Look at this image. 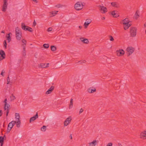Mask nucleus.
<instances>
[{
    "label": "nucleus",
    "mask_w": 146,
    "mask_h": 146,
    "mask_svg": "<svg viewBox=\"0 0 146 146\" xmlns=\"http://www.w3.org/2000/svg\"><path fill=\"white\" fill-rule=\"evenodd\" d=\"M117 12V11L114 10L111 12L110 14L113 17L116 18L119 16Z\"/></svg>",
    "instance_id": "f3484780"
},
{
    "label": "nucleus",
    "mask_w": 146,
    "mask_h": 146,
    "mask_svg": "<svg viewBox=\"0 0 146 146\" xmlns=\"http://www.w3.org/2000/svg\"><path fill=\"white\" fill-rule=\"evenodd\" d=\"M5 103V107L4 110L6 112V115L7 116L9 113V107L10 105L7 102V100L6 99L4 101Z\"/></svg>",
    "instance_id": "423d86ee"
},
{
    "label": "nucleus",
    "mask_w": 146,
    "mask_h": 146,
    "mask_svg": "<svg viewBox=\"0 0 146 146\" xmlns=\"http://www.w3.org/2000/svg\"><path fill=\"white\" fill-rule=\"evenodd\" d=\"M98 142V141L94 140L92 142L88 143L89 146H96Z\"/></svg>",
    "instance_id": "dca6fc26"
},
{
    "label": "nucleus",
    "mask_w": 146,
    "mask_h": 146,
    "mask_svg": "<svg viewBox=\"0 0 146 146\" xmlns=\"http://www.w3.org/2000/svg\"><path fill=\"white\" fill-rule=\"evenodd\" d=\"M8 3L6 0H4V4L3 6L2 11L3 12H5L7 9Z\"/></svg>",
    "instance_id": "2eb2a0df"
},
{
    "label": "nucleus",
    "mask_w": 146,
    "mask_h": 146,
    "mask_svg": "<svg viewBox=\"0 0 146 146\" xmlns=\"http://www.w3.org/2000/svg\"><path fill=\"white\" fill-rule=\"evenodd\" d=\"M2 110H0V117L2 115Z\"/></svg>",
    "instance_id": "de8ad7c7"
},
{
    "label": "nucleus",
    "mask_w": 146,
    "mask_h": 146,
    "mask_svg": "<svg viewBox=\"0 0 146 146\" xmlns=\"http://www.w3.org/2000/svg\"><path fill=\"white\" fill-rule=\"evenodd\" d=\"M29 27L28 26H26L24 23H23L21 24V28L24 30L28 31Z\"/></svg>",
    "instance_id": "4be33fe9"
},
{
    "label": "nucleus",
    "mask_w": 146,
    "mask_h": 146,
    "mask_svg": "<svg viewBox=\"0 0 146 146\" xmlns=\"http://www.w3.org/2000/svg\"><path fill=\"white\" fill-rule=\"evenodd\" d=\"M70 137L71 139H72V135H70Z\"/></svg>",
    "instance_id": "603ef678"
},
{
    "label": "nucleus",
    "mask_w": 146,
    "mask_h": 146,
    "mask_svg": "<svg viewBox=\"0 0 146 146\" xmlns=\"http://www.w3.org/2000/svg\"><path fill=\"white\" fill-rule=\"evenodd\" d=\"M11 97V99L12 100H14L16 99L15 96L13 95H12Z\"/></svg>",
    "instance_id": "58836bf2"
},
{
    "label": "nucleus",
    "mask_w": 146,
    "mask_h": 146,
    "mask_svg": "<svg viewBox=\"0 0 146 146\" xmlns=\"http://www.w3.org/2000/svg\"><path fill=\"white\" fill-rule=\"evenodd\" d=\"M0 55L1 56H3L5 57V52L3 50L0 51Z\"/></svg>",
    "instance_id": "c85d7f7f"
},
{
    "label": "nucleus",
    "mask_w": 146,
    "mask_h": 146,
    "mask_svg": "<svg viewBox=\"0 0 146 146\" xmlns=\"http://www.w3.org/2000/svg\"><path fill=\"white\" fill-rule=\"evenodd\" d=\"M144 26H145V25H144Z\"/></svg>",
    "instance_id": "0e129e2a"
},
{
    "label": "nucleus",
    "mask_w": 146,
    "mask_h": 146,
    "mask_svg": "<svg viewBox=\"0 0 146 146\" xmlns=\"http://www.w3.org/2000/svg\"><path fill=\"white\" fill-rule=\"evenodd\" d=\"M51 48L52 51H54L56 50V47L54 46H51Z\"/></svg>",
    "instance_id": "7c9ffc66"
},
{
    "label": "nucleus",
    "mask_w": 146,
    "mask_h": 146,
    "mask_svg": "<svg viewBox=\"0 0 146 146\" xmlns=\"http://www.w3.org/2000/svg\"><path fill=\"white\" fill-rule=\"evenodd\" d=\"M43 46L45 48H48L49 47V45L48 44H43Z\"/></svg>",
    "instance_id": "2f4dec72"
},
{
    "label": "nucleus",
    "mask_w": 146,
    "mask_h": 146,
    "mask_svg": "<svg viewBox=\"0 0 146 146\" xmlns=\"http://www.w3.org/2000/svg\"><path fill=\"white\" fill-rule=\"evenodd\" d=\"M100 10L101 12L103 14L106 13L108 11L107 8L106 7L101 6H100Z\"/></svg>",
    "instance_id": "f8f14e48"
},
{
    "label": "nucleus",
    "mask_w": 146,
    "mask_h": 146,
    "mask_svg": "<svg viewBox=\"0 0 146 146\" xmlns=\"http://www.w3.org/2000/svg\"><path fill=\"white\" fill-rule=\"evenodd\" d=\"M139 137L140 139H146V130H144L141 131L139 134Z\"/></svg>",
    "instance_id": "39448f33"
},
{
    "label": "nucleus",
    "mask_w": 146,
    "mask_h": 146,
    "mask_svg": "<svg viewBox=\"0 0 146 146\" xmlns=\"http://www.w3.org/2000/svg\"><path fill=\"white\" fill-rule=\"evenodd\" d=\"M137 29L133 27H131L130 28V35L132 37H134L136 35Z\"/></svg>",
    "instance_id": "20e7f679"
},
{
    "label": "nucleus",
    "mask_w": 146,
    "mask_h": 146,
    "mask_svg": "<svg viewBox=\"0 0 146 146\" xmlns=\"http://www.w3.org/2000/svg\"><path fill=\"white\" fill-rule=\"evenodd\" d=\"M120 23L122 25L123 29L124 30L128 29L132 25L131 22L129 19L127 18H125L122 20L121 21Z\"/></svg>",
    "instance_id": "f257e3e1"
},
{
    "label": "nucleus",
    "mask_w": 146,
    "mask_h": 146,
    "mask_svg": "<svg viewBox=\"0 0 146 146\" xmlns=\"http://www.w3.org/2000/svg\"><path fill=\"white\" fill-rule=\"evenodd\" d=\"M1 33H5V31H2L1 32Z\"/></svg>",
    "instance_id": "4d7b16f0"
},
{
    "label": "nucleus",
    "mask_w": 146,
    "mask_h": 146,
    "mask_svg": "<svg viewBox=\"0 0 146 146\" xmlns=\"http://www.w3.org/2000/svg\"><path fill=\"white\" fill-rule=\"evenodd\" d=\"M73 100L72 99H71L70 100V104L69 106V109L71 108L73 106Z\"/></svg>",
    "instance_id": "cd10ccee"
},
{
    "label": "nucleus",
    "mask_w": 146,
    "mask_h": 146,
    "mask_svg": "<svg viewBox=\"0 0 146 146\" xmlns=\"http://www.w3.org/2000/svg\"><path fill=\"white\" fill-rule=\"evenodd\" d=\"M86 62V61H85V60H84V61H83V62H84V63H85Z\"/></svg>",
    "instance_id": "13d9d810"
},
{
    "label": "nucleus",
    "mask_w": 146,
    "mask_h": 146,
    "mask_svg": "<svg viewBox=\"0 0 146 146\" xmlns=\"http://www.w3.org/2000/svg\"><path fill=\"white\" fill-rule=\"evenodd\" d=\"M38 117V115L37 112L36 113V114L35 115V116L31 117L30 120V122L31 123L32 121H33L35 120L36 118Z\"/></svg>",
    "instance_id": "412c9836"
},
{
    "label": "nucleus",
    "mask_w": 146,
    "mask_h": 146,
    "mask_svg": "<svg viewBox=\"0 0 146 146\" xmlns=\"http://www.w3.org/2000/svg\"><path fill=\"white\" fill-rule=\"evenodd\" d=\"M21 34L22 33H20L18 34H16V37L17 39L19 40H21L22 37Z\"/></svg>",
    "instance_id": "5701e85b"
},
{
    "label": "nucleus",
    "mask_w": 146,
    "mask_h": 146,
    "mask_svg": "<svg viewBox=\"0 0 146 146\" xmlns=\"http://www.w3.org/2000/svg\"><path fill=\"white\" fill-rule=\"evenodd\" d=\"M36 22L35 21V20H34V21L33 23V27H35L36 25Z\"/></svg>",
    "instance_id": "a19ab883"
},
{
    "label": "nucleus",
    "mask_w": 146,
    "mask_h": 146,
    "mask_svg": "<svg viewBox=\"0 0 146 146\" xmlns=\"http://www.w3.org/2000/svg\"><path fill=\"white\" fill-rule=\"evenodd\" d=\"M23 53H24V54H23V55H25V54H25V51H24V50H23Z\"/></svg>",
    "instance_id": "6e6d98bb"
},
{
    "label": "nucleus",
    "mask_w": 146,
    "mask_h": 146,
    "mask_svg": "<svg viewBox=\"0 0 146 146\" xmlns=\"http://www.w3.org/2000/svg\"><path fill=\"white\" fill-rule=\"evenodd\" d=\"M21 41L23 43V44H22V46H26L27 43V41L24 39H23Z\"/></svg>",
    "instance_id": "bb28decb"
},
{
    "label": "nucleus",
    "mask_w": 146,
    "mask_h": 146,
    "mask_svg": "<svg viewBox=\"0 0 146 146\" xmlns=\"http://www.w3.org/2000/svg\"><path fill=\"white\" fill-rule=\"evenodd\" d=\"M49 63H42L39 65L38 67L39 68H48L49 67Z\"/></svg>",
    "instance_id": "ddd939ff"
},
{
    "label": "nucleus",
    "mask_w": 146,
    "mask_h": 146,
    "mask_svg": "<svg viewBox=\"0 0 146 146\" xmlns=\"http://www.w3.org/2000/svg\"><path fill=\"white\" fill-rule=\"evenodd\" d=\"M59 6V5H58V6H57V7H60L59 6Z\"/></svg>",
    "instance_id": "052dcab7"
},
{
    "label": "nucleus",
    "mask_w": 146,
    "mask_h": 146,
    "mask_svg": "<svg viewBox=\"0 0 146 146\" xmlns=\"http://www.w3.org/2000/svg\"><path fill=\"white\" fill-rule=\"evenodd\" d=\"M59 6V5H58V6H57V7H60L59 6Z\"/></svg>",
    "instance_id": "680f3d73"
},
{
    "label": "nucleus",
    "mask_w": 146,
    "mask_h": 146,
    "mask_svg": "<svg viewBox=\"0 0 146 146\" xmlns=\"http://www.w3.org/2000/svg\"><path fill=\"white\" fill-rule=\"evenodd\" d=\"M80 41L84 44H87L89 43V41L88 39L84 37H80Z\"/></svg>",
    "instance_id": "4468645a"
},
{
    "label": "nucleus",
    "mask_w": 146,
    "mask_h": 146,
    "mask_svg": "<svg viewBox=\"0 0 146 146\" xmlns=\"http://www.w3.org/2000/svg\"><path fill=\"white\" fill-rule=\"evenodd\" d=\"M5 57L3 56H0V61L2 60L3 59H5Z\"/></svg>",
    "instance_id": "ea45409f"
},
{
    "label": "nucleus",
    "mask_w": 146,
    "mask_h": 146,
    "mask_svg": "<svg viewBox=\"0 0 146 146\" xmlns=\"http://www.w3.org/2000/svg\"><path fill=\"white\" fill-rule=\"evenodd\" d=\"M46 127L44 125L43 127L41 128V130L42 131H45L46 130Z\"/></svg>",
    "instance_id": "f704fd0d"
},
{
    "label": "nucleus",
    "mask_w": 146,
    "mask_h": 146,
    "mask_svg": "<svg viewBox=\"0 0 146 146\" xmlns=\"http://www.w3.org/2000/svg\"><path fill=\"white\" fill-rule=\"evenodd\" d=\"M15 122L14 121H13L9 123L8 126L7 133H9L10 132L11 129L15 125Z\"/></svg>",
    "instance_id": "6e6552de"
},
{
    "label": "nucleus",
    "mask_w": 146,
    "mask_h": 146,
    "mask_svg": "<svg viewBox=\"0 0 146 146\" xmlns=\"http://www.w3.org/2000/svg\"><path fill=\"white\" fill-rule=\"evenodd\" d=\"M28 31L31 32H33L32 29L31 27H29Z\"/></svg>",
    "instance_id": "e433bc0d"
},
{
    "label": "nucleus",
    "mask_w": 146,
    "mask_h": 146,
    "mask_svg": "<svg viewBox=\"0 0 146 146\" xmlns=\"http://www.w3.org/2000/svg\"><path fill=\"white\" fill-rule=\"evenodd\" d=\"M54 87L52 86L45 93L46 94L48 95L51 93L53 90Z\"/></svg>",
    "instance_id": "6ab92c4d"
},
{
    "label": "nucleus",
    "mask_w": 146,
    "mask_h": 146,
    "mask_svg": "<svg viewBox=\"0 0 146 146\" xmlns=\"http://www.w3.org/2000/svg\"><path fill=\"white\" fill-rule=\"evenodd\" d=\"M116 54L117 56H121L124 55L125 51L123 49H120L116 51Z\"/></svg>",
    "instance_id": "0eeeda50"
},
{
    "label": "nucleus",
    "mask_w": 146,
    "mask_h": 146,
    "mask_svg": "<svg viewBox=\"0 0 146 146\" xmlns=\"http://www.w3.org/2000/svg\"><path fill=\"white\" fill-rule=\"evenodd\" d=\"M139 10H137L135 14L134 18L136 19H137L139 17Z\"/></svg>",
    "instance_id": "b1692460"
},
{
    "label": "nucleus",
    "mask_w": 146,
    "mask_h": 146,
    "mask_svg": "<svg viewBox=\"0 0 146 146\" xmlns=\"http://www.w3.org/2000/svg\"><path fill=\"white\" fill-rule=\"evenodd\" d=\"M92 21V20L90 19H86L84 24V28L85 29L87 28L88 26L91 23Z\"/></svg>",
    "instance_id": "9d476101"
},
{
    "label": "nucleus",
    "mask_w": 146,
    "mask_h": 146,
    "mask_svg": "<svg viewBox=\"0 0 146 146\" xmlns=\"http://www.w3.org/2000/svg\"><path fill=\"white\" fill-rule=\"evenodd\" d=\"M105 18L104 17H102V19L103 20H105Z\"/></svg>",
    "instance_id": "864d4df0"
},
{
    "label": "nucleus",
    "mask_w": 146,
    "mask_h": 146,
    "mask_svg": "<svg viewBox=\"0 0 146 146\" xmlns=\"http://www.w3.org/2000/svg\"><path fill=\"white\" fill-rule=\"evenodd\" d=\"M84 5L81 1H78L74 5V8L75 10L77 11L82 10L83 8Z\"/></svg>",
    "instance_id": "f03ea898"
},
{
    "label": "nucleus",
    "mask_w": 146,
    "mask_h": 146,
    "mask_svg": "<svg viewBox=\"0 0 146 146\" xmlns=\"http://www.w3.org/2000/svg\"><path fill=\"white\" fill-rule=\"evenodd\" d=\"M135 50V48L134 47L132 46L128 47L126 49V53L128 56H129L132 54Z\"/></svg>",
    "instance_id": "7ed1b4c3"
},
{
    "label": "nucleus",
    "mask_w": 146,
    "mask_h": 146,
    "mask_svg": "<svg viewBox=\"0 0 146 146\" xmlns=\"http://www.w3.org/2000/svg\"><path fill=\"white\" fill-rule=\"evenodd\" d=\"M78 28H79V29H82V26H79Z\"/></svg>",
    "instance_id": "3c124183"
},
{
    "label": "nucleus",
    "mask_w": 146,
    "mask_h": 146,
    "mask_svg": "<svg viewBox=\"0 0 146 146\" xmlns=\"http://www.w3.org/2000/svg\"><path fill=\"white\" fill-rule=\"evenodd\" d=\"M96 91V89L94 87L90 88L87 90V91L89 93H92L95 92Z\"/></svg>",
    "instance_id": "a211bd4d"
},
{
    "label": "nucleus",
    "mask_w": 146,
    "mask_h": 146,
    "mask_svg": "<svg viewBox=\"0 0 146 146\" xmlns=\"http://www.w3.org/2000/svg\"><path fill=\"white\" fill-rule=\"evenodd\" d=\"M59 6V5H58V6H57V7H60L59 6Z\"/></svg>",
    "instance_id": "bf43d9fd"
},
{
    "label": "nucleus",
    "mask_w": 146,
    "mask_h": 146,
    "mask_svg": "<svg viewBox=\"0 0 146 146\" xmlns=\"http://www.w3.org/2000/svg\"><path fill=\"white\" fill-rule=\"evenodd\" d=\"M118 146H123L122 145L121 143H118Z\"/></svg>",
    "instance_id": "5fc2aeb1"
},
{
    "label": "nucleus",
    "mask_w": 146,
    "mask_h": 146,
    "mask_svg": "<svg viewBox=\"0 0 146 146\" xmlns=\"http://www.w3.org/2000/svg\"><path fill=\"white\" fill-rule=\"evenodd\" d=\"M112 144L111 143H109L108 145H107V146H112Z\"/></svg>",
    "instance_id": "a18cd8bd"
},
{
    "label": "nucleus",
    "mask_w": 146,
    "mask_h": 146,
    "mask_svg": "<svg viewBox=\"0 0 146 146\" xmlns=\"http://www.w3.org/2000/svg\"><path fill=\"white\" fill-rule=\"evenodd\" d=\"M20 33H21L20 29L18 27H16L15 29V35L18 34Z\"/></svg>",
    "instance_id": "a878e982"
},
{
    "label": "nucleus",
    "mask_w": 146,
    "mask_h": 146,
    "mask_svg": "<svg viewBox=\"0 0 146 146\" xmlns=\"http://www.w3.org/2000/svg\"><path fill=\"white\" fill-rule=\"evenodd\" d=\"M72 120V118L71 116L68 117L65 120L64 122V126H66L70 123Z\"/></svg>",
    "instance_id": "1a4fd4ad"
},
{
    "label": "nucleus",
    "mask_w": 146,
    "mask_h": 146,
    "mask_svg": "<svg viewBox=\"0 0 146 146\" xmlns=\"http://www.w3.org/2000/svg\"><path fill=\"white\" fill-rule=\"evenodd\" d=\"M23 50L25 51V46H23Z\"/></svg>",
    "instance_id": "49530a36"
},
{
    "label": "nucleus",
    "mask_w": 146,
    "mask_h": 146,
    "mask_svg": "<svg viewBox=\"0 0 146 146\" xmlns=\"http://www.w3.org/2000/svg\"><path fill=\"white\" fill-rule=\"evenodd\" d=\"M111 5L113 7L118 8L119 7L118 4L116 2H113L111 3Z\"/></svg>",
    "instance_id": "393cba45"
},
{
    "label": "nucleus",
    "mask_w": 146,
    "mask_h": 146,
    "mask_svg": "<svg viewBox=\"0 0 146 146\" xmlns=\"http://www.w3.org/2000/svg\"><path fill=\"white\" fill-rule=\"evenodd\" d=\"M32 1L36 3H37L38 2L37 0H32Z\"/></svg>",
    "instance_id": "09e8293b"
},
{
    "label": "nucleus",
    "mask_w": 146,
    "mask_h": 146,
    "mask_svg": "<svg viewBox=\"0 0 146 146\" xmlns=\"http://www.w3.org/2000/svg\"><path fill=\"white\" fill-rule=\"evenodd\" d=\"M3 146V145H1V146Z\"/></svg>",
    "instance_id": "e2e57ef3"
},
{
    "label": "nucleus",
    "mask_w": 146,
    "mask_h": 146,
    "mask_svg": "<svg viewBox=\"0 0 146 146\" xmlns=\"http://www.w3.org/2000/svg\"><path fill=\"white\" fill-rule=\"evenodd\" d=\"M11 33H9L8 34V36L7 37V39L8 40L9 42L11 40V37H10V35L11 34Z\"/></svg>",
    "instance_id": "72a5a7b5"
},
{
    "label": "nucleus",
    "mask_w": 146,
    "mask_h": 146,
    "mask_svg": "<svg viewBox=\"0 0 146 146\" xmlns=\"http://www.w3.org/2000/svg\"><path fill=\"white\" fill-rule=\"evenodd\" d=\"M58 11H52L49 12L50 17H52L55 16L58 12Z\"/></svg>",
    "instance_id": "aec40b11"
},
{
    "label": "nucleus",
    "mask_w": 146,
    "mask_h": 146,
    "mask_svg": "<svg viewBox=\"0 0 146 146\" xmlns=\"http://www.w3.org/2000/svg\"><path fill=\"white\" fill-rule=\"evenodd\" d=\"M4 45L5 48H7V43L5 40L4 41Z\"/></svg>",
    "instance_id": "79ce46f5"
},
{
    "label": "nucleus",
    "mask_w": 146,
    "mask_h": 146,
    "mask_svg": "<svg viewBox=\"0 0 146 146\" xmlns=\"http://www.w3.org/2000/svg\"><path fill=\"white\" fill-rule=\"evenodd\" d=\"M4 139V137H0V143L2 145H3V143Z\"/></svg>",
    "instance_id": "c756f323"
},
{
    "label": "nucleus",
    "mask_w": 146,
    "mask_h": 146,
    "mask_svg": "<svg viewBox=\"0 0 146 146\" xmlns=\"http://www.w3.org/2000/svg\"><path fill=\"white\" fill-rule=\"evenodd\" d=\"M109 39L110 41H113L114 40V39L113 37L111 35L109 36Z\"/></svg>",
    "instance_id": "473e14b6"
},
{
    "label": "nucleus",
    "mask_w": 146,
    "mask_h": 146,
    "mask_svg": "<svg viewBox=\"0 0 146 146\" xmlns=\"http://www.w3.org/2000/svg\"><path fill=\"white\" fill-rule=\"evenodd\" d=\"M15 115V119H17V121H16V123H17L19 127L20 123H21V121L20 119V116L19 113H16Z\"/></svg>",
    "instance_id": "9b49d317"
},
{
    "label": "nucleus",
    "mask_w": 146,
    "mask_h": 146,
    "mask_svg": "<svg viewBox=\"0 0 146 146\" xmlns=\"http://www.w3.org/2000/svg\"><path fill=\"white\" fill-rule=\"evenodd\" d=\"M17 121V119H16L15 121H14L15 122V123H16L17 127H20L21 125V123H20V124L19 125V126L18 127V125L17 123H16V121Z\"/></svg>",
    "instance_id": "c9c22d12"
},
{
    "label": "nucleus",
    "mask_w": 146,
    "mask_h": 146,
    "mask_svg": "<svg viewBox=\"0 0 146 146\" xmlns=\"http://www.w3.org/2000/svg\"><path fill=\"white\" fill-rule=\"evenodd\" d=\"M52 30V28L51 27H49L47 30V31L48 32H50Z\"/></svg>",
    "instance_id": "4c0bfd02"
},
{
    "label": "nucleus",
    "mask_w": 146,
    "mask_h": 146,
    "mask_svg": "<svg viewBox=\"0 0 146 146\" xmlns=\"http://www.w3.org/2000/svg\"><path fill=\"white\" fill-rule=\"evenodd\" d=\"M5 72L3 70H2V72H1V74L3 76V74Z\"/></svg>",
    "instance_id": "8fccbe9b"
},
{
    "label": "nucleus",
    "mask_w": 146,
    "mask_h": 146,
    "mask_svg": "<svg viewBox=\"0 0 146 146\" xmlns=\"http://www.w3.org/2000/svg\"><path fill=\"white\" fill-rule=\"evenodd\" d=\"M7 84H9V82H10V79L9 77H8L7 78Z\"/></svg>",
    "instance_id": "37998d69"
},
{
    "label": "nucleus",
    "mask_w": 146,
    "mask_h": 146,
    "mask_svg": "<svg viewBox=\"0 0 146 146\" xmlns=\"http://www.w3.org/2000/svg\"><path fill=\"white\" fill-rule=\"evenodd\" d=\"M83 111V110L82 108H81L79 111V113H82Z\"/></svg>",
    "instance_id": "c03bdc74"
}]
</instances>
